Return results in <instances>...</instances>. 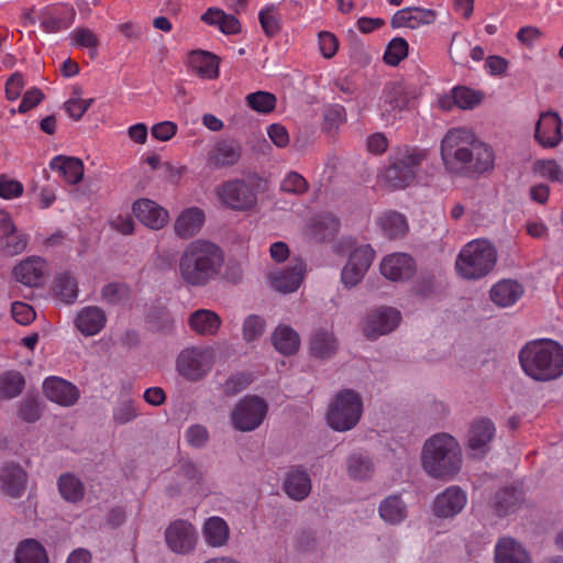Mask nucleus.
I'll return each instance as SVG.
<instances>
[{"label": "nucleus", "mask_w": 563, "mask_h": 563, "mask_svg": "<svg viewBox=\"0 0 563 563\" xmlns=\"http://www.w3.org/2000/svg\"><path fill=\"white\" fill-rule=\"evenodd\" d=\"M441 161L452 176L479 177L495 168L493 147L467 128H452L440 143Z\"/></svg>", "instance_id": "nucleus-1"}, {"label": "nucleus", "mask_w": 563, "mask_h": 563, "mask_svg": "<svg viewBox=\"0 0 563 563\" xmlns=\"http://www.w3.org/2000/svg\"><path fill=\"white\" fill-rule=\"evenodd\" d=\"M378 510L382 519L391 525L401 522L407 516L406 505L396 495L385 498L380 503Z\"/></svg>", "instance_id": "nucleus-42"}, {"label": "nucleus", "mask_w": 563, "mask_h": 563, "mask_svg": "<svg viewBox=\"0 0 563 563\" xmlns=\"http://www.w3.org/2000/svg\"><path fill=\"white\" fill-rule=\"evenodd\" d=\"M401 320L395 308H378L369 312L364 321L363 332L368 339H376L395 330Z\"/></svg>", "instance_id": "nucleus-14"}, {"label": "nucleus", "mask_w": 563, "mask_h": 563, "mask_svg": "<svg viewBox=\"0 0 563 563\" xmlns=\"http://www.w3.org/2000/svg\"><path fill=\"white\" fill-rule=\"evenodd\" d=\"M209 25H218L224 34H238L241 31L240 21L231 14H225L217 8H209L201 16Z\"/></svg>", "instance_id": "nucleus-38"}, {"label": "nucleus", "mask_w": 563, "mask_h": 563, "mask_svg": "<svg viewBox=\"0 0 563 563\" xmlns=\"http://www.w3.org/2000/svg\"><path fill=\"white\" fill-rule=\"evenodd\" d=\"M408 42L402 37H394L384 53V62L390 66H397L408 56Z\"/></svg>", "instance_id": "nucleus-50"}, {"label": "nucleus", "mask_w": 563, "mask_h": 563, "mask_svg": "<svg viewBox=\"0 0 563 563\" xmlns=\"http://www.w3.org/2000/svg\"><path fill=\"white\" fill-rule=\"evenodd\" d=\"M216 352L211 346H188L179 352L175 366L177 373L187 380L198 382L212 369Z\"/></svg>", "instance_id": "nucleus-9"}, {"label": "nucleus", "mask_w": 563, "mask_h": 563, "mask_svg": "<svg viewBox=\"0 0 563 563\" xmlns=\"http://www.w3.org/2000/svg\"><path fill=\"white\" fill-rule=\"evenodd\" d=\"M428 150L417 146L399 147L386 168L384 178L394 189H404L417 178L418 172L428 158Z\"/></svg>", "instance_id": "nucleus-6"}, {"label": "nucleus", "mask_w": 563, "mask_h": 563, "mask_svg": "<svg viewBox=\"0 0 563 563\" xmlns=\"http://www.w3.org/2000/svg\"><path fill=\"white\" fill-rule=\"evenodd\" d=\"M495 435V426L488 419L475 421L468 433V446L473 451L485 452L486 446Z\"/></svg>", "instance_id": "nucleus-35"}, {"label": "nucleus", "mask_w": 563, "mask_h": 563, "mask_svg": "<svg viewBox=\"0 0 563 563\" xmlns=\"http://www.w3.org/2000/svg\"><path fill=\"white\" fill-rule=\"evenodd\" d=\"M308 188V181L296 172L288 173L280 184L283 191L294 195H302Z\"/></svg>", "instance_id": "nucleus-54"}, {"label": "nucleus", "mask_w": 563, "mask_h": 563, "mask_svg": "<svg viewBox=\"0 0 563 563\" xmlns=\"http://www.w3.org/2000/svg\"><path fill=\"white\" fill-rule=\"evenodd\" d=\"M49 168L58 174L69 185H76L82 180L84 163L73 156L57 155L49 162Z\"/></svg>", "instance_id": "nucleus-25"}, {"label": "nucleus", "mask_w": 563, "mask_h": 563, "mask_svg": "<svg viewBox=\"0 0 563 563\" xmlns=\"http://www.w3.org/2000/svg\"><path fill=\"white\" fill-rule=\"evenodd\" d=\"M205 223V212L198 207L184 209L175 219L174 231L181 239L196 235Z\"/></svg>", "instance_id": "nucleus-24"}, {"label": "nucleus", "mask_w": 563, "mask_h": 563, "mask_svg": "<svg viewBox=\"0 0 563 563\" xmlns=\"http://www.w3.org/2000/svg\"><path fill=\"white\" fill-rule=\"evenodd\" d=\"M258 20L264 33L273 37L280 31V16L275 5H266L258 13Z\"/></svg>", "instance_id": "nucleus-49"}, {"label": "nucleus", "mask_w": 563, "mask_h": 563, "mask_svg": "<svg viewBox=\"0 0 563 563\" xmlns=\"http://www.w3.org/2000/svg\"><path fill=\"white\" fill-rule=\"evenodd\" d=\"M406 106L407 96L402 87L397 84L387 85L380 102L382 115L386 122H393Z\"/></svg>", "instance_id": "nucleus-27"}, {"label": "nucleus", "mask_w": 563, "mask_h": 563, "mask_svg": "<svg viewBox=\"0 0 563 563\" xmlns=\"http://www.w3.org/2000/svg\"><path fill=\"white\" fill-rule=\"evenodd\" d=\"M266 322L264 318L257 314H251L245 318L242 324L243 340L247 343L257 341L264 334Z\"/></svg>", "instance_id": "nucleus-51"}, {"label": "nucleus", "mask_w": 563, "mask_h": 563, "mask_svg": "<svg viewBox=\"0 0 563 563\" xmlns=\"http://www.w3.org/2000/svg\"><path fill=\"white\" fill-rule=\"evenodd\" d=\"M363 404L360 395L351 389L340 391L327 415L329 426L340 432L353 429L360 421Z\"/></svg>", "instance_id": "nucleus-8"}, {"label": "nucleus", "mask_w": 563, "mask_h": 563, "mask_svg": "<svg viewBox=\"0 0 563 563\" xmlns=\"http://www.w3.org/2000/svg\"><path fill=\"white\" fill-rule=\"evenodd\" d=\"M347 475L355 481H365L374 474L372 459L363 452H354L346 460Z\"/></svg>", "instance_id": "nucleus-36"}, {"label": "nucleus", "mask_w": 563, "mask_h": 563, "mask_svg": "<svg viewBox=\"0 0 563 563\" xmlns=\"http://www.w3.org/2000/svg\"><path fill=\"white\" fill-rule=\"evenodd\" d=\"M23 185L19 180L4 175L0 176V197L7 200L20 197L23 194Z\"/></svg>", "instance_id": "nucleus-56"}, {"label": "nucleus", "mask_w": 563, "mask_h": 563, "mask_svg": "<svg viewBox=\"0 0 563 563\" xmlns=\"http://www.w3.org/2000/svg\"><path fill=\"white\" fill-rule=\"evenodd\" d=\"M252 382V376L250 374L240 373L231 376L224 383L223 390L228 396H233L243 389H245Z\"/></svg>", "instance_id": "nucleus-57"}, {"label": "nucleus", "mask_w": 563, "mask_h": 563, "mask_svg": "<svg viewBox=\"0 0 563 563\" xmlns=\"http://www.w3.org/2000/svg\"><path fill=\"white\" fill-rule=\"evenodd\" d=\"M178 131V126L173 121H163L156 123L151 129L152 136L159 142L172 140Z\"/></svg>", "instance_id": "nucleus-61"}, {"label": "nucleus", "mask_w": 563, "mask_h": 563, "mask_svg": "<svg viewBox=\"0 0 563 563\" xmlns=\"http://www.w3.org/2000/svg\"><path fill=\"white\" fill-rule=\"evenodd\" d=\"M57 486L60 496L69 503H78L85 496L84 483L74 474L65 473L59 476Z\"/></svg>", "instance_id": "nucleus-40"}, {"label": "nucleus", "mask_w": 563, "mask_h": 563, "mask_svg": "<svg viewBox=\"0 0 563 563\" xmlns=\"http://www.w3.org/2000/svg\"><path fill=\"white\" fill-rule=\"evenodd\" d=\"M379 223L385 234L390 239L401 238L408 231L405 216L395 211L384 213L380 217Z\"/></svg>", "instance_id": "nucleus-46"}, {"label": "nucleus", "mask_w": 563, "mask_h": 563, "mask_svg": "<svg viewBox=\"0 0 563 563\" xmlns=\"http://www.w3.org/2000/svg\"><path fill=\"white\" fill-rule=\"evenodd\" d=\"M43 389L51 401L64 407L75 405L79 398L78 388L57 376L47 377L43 383Z\"/></svg>", "instance_id": "nucleus-18"}, {"label": "nucleus", "mask_w": 563, "mask_h": 563, "mask_svg": "<svg viewBox=\"0 0 563 563\" xmlns=\"http://www.w3.org/2000/svg\"><path fill=\"white\" fill-rule=\"evenodd\" d=\"M533 170L543 178L563 184V168L554 159L537 161Z\"/></svg>", "instance_id": "nucleus-52"}, {"label": "nucleus", "mask_w": 563, "mask_h": 563, "mask_svg": "<svg viewBox=\"0 0 563 563\" xmlns=\"http://www.w3.org/2000/svg\"><path fill=\"white\" fill-rule=\"evenodd\" d=\"M375 256L369 245L354 247L341 272V282L346 288L355 287L365 276Z\"/></svg>", "instance_id": "nucleus-11"}, {"label": "nucleus", "mask_w": 563, "mask_h": 563, "mask_svg": "<svg viewBox=\"0 0 563 563\" xmlns=\"http://www.w3.org/2000/svg\"><path fill=\"white\" fill-rule=\"evenodd\" d=\"M132 212L143 225L151 230H161L169 221L168 211L148 198L135 200L132 205Z\"/></svg>", "instance_id": "nucleus-15"}, {"label": "nucleus", "mask_w": 563, "mask_h": 563, "mask_svg": "<svg viewBox=\"0 0 563 563\" xmlns=\"http://www.w3.org/2000/svg\"><path fill=\"white\" fill-rule=\"evenodd\" d=\"M74 8L62 5L45 10L41 16L42 27L49 33H55L69 27L75 21Z\"/></svg>", "instance_id": "nucleus-29"}, {"label": "nucleus", "mask_w": 563, "mask_h": 563, "mask_svg": "<svg viewBox=\"0 0 563 563\" xmlns=\"http://www.w3.org/2000/svg\"><path fill=\"white\" fill-rule=\"evenodd\" d=\"M466 494L457 486L446 488L434 500V512L438 517L449 518L457 515L466 505Z\"/></svg>", "instance_id": "nucleus-22"}, {"label": "nucleus", "mask_w": 563, "mask_h": 563, "mask_svg": "<svg viewBox=\"0 0 563 563\" xmlns=\"http://www.w3.org/2000/svg\"><path fill=\"white\" fill-rule=\"evenodd\" d=\"M11 313L13 319L23 325L30 324L35 319L34 309L30 305L20 301L12 303Z\"/></svg>", "instance_id": "nucleus-63"}, {"label": "nucleus", "mask_w": 563, "mask_h": 563, "mask_svg": "<svg viewBox=\"0 0 563 563\" xmlns=\"http://www.w3.org/2000/svg\"><path fill=\"white\" fill-rule=\"evenodd\" d=\"M53 289L65 303H74L78 297L77 280L68 272H63L55 277Z\"/></svg>", "instance_id": "nucleus-44"}, {"label": "nucleus", "mask_w": 563, "mask_h": 563, "mask_svg": "<svg viewBox=\"0 0 563 563\" xmlns=\"http://www.w3.org/2000/svg\"><path fill=\"white\" fill-rule=\"evenodd\" d=\"M437 14L431 9L420 7H407L398 10L391 18L390 25L394 29H418L435 21Z\"/></svg>", "instance_id": "nucleus-20"}, {"label": "nucleus", "mask_w": 563, "mask_h": 563, "mask_svg": "<svg viewBox=\"0 0 563 563\" xmlns=\"http://www.w3.org/2000/svg\"><path fill=\"white\" fill-rule=\"evenodd\" d=\"M246 104L258 113H269L276 107L275 95L267 91H256L249 93L245 98Z\"/></svg>", "instance_id": "nucleus-48"}, {"label": "nucleus", "mask_w": 563, "mask_h": 563, "mask_svg": "<svg viewBox=\"0 0 563 563\" xmlns=\"http://www.w3.org/2000/svg\"><path fill=\"white\" fill-rule=\"evenodd\" d=\"M42 407L35 399H24L19 409V417L26 422H34L41 418Z\"/></svg>", "instance_id": "nucleus-59"}, {"label": "nucleus", "mask_w": 563, "mask_h": 563, "mask_svg": "<svg viewBox=\"0 0 563 563\" xmlns=\"http://www.w3.org/2000/svg\"><path fill=\"white\" fill-rule=\"evenodd\" d=\"M243 150L234 139H220L207 153L206 164L211 169L230 168L239 164Z\"/></svg>", "instance_id": "nucleus-13"}, {"label": "nucleus", "mask_w": 563, "mask_h": 563, "mask_svg": "<svg viewBox=\"0 0 563 563\" xmlns=\"http://www.w3.org/2000/svg\"><path fill=\"white\" fill-rule=\"evenodd\" d=\"M339 220L332 214H323L314 218L310 224V233L317 241H328L339 231Z\"/></svg>", "instance_id": "nucleus-41"}, {"label": "nucleus", "mask_w": 563, "mask_h": 563, "mask_svg": "<svg viewBox=\"0 0 563 563\" xmlns=\"http://www.w3.org/2000/svg\"><path fill=\"white\" fill-rule=\"evenodd\" d=\"M521 501V492L515 488H505L496 494L493 501V508L498 516H506L515 511Z\"/></svg>", "instance_id": "nucleus-43"}, {"label": "nucleus", "mask_w": 563, "mask_h": 563, "mask_svg": "<svg viewBox=\"0 0 563 563\" xmlns=\"http://www.w3.org/2000/svg\"><path fill=\"white\" fill-rule=\"evenodd\" d=\"M74 45L96 49L99 41L97 35L89 29L78 27L71 33Z\"/></svg>", "instance_id": "nucleus-58"}, {"label": "nucleus", "mask_w": 563, "mask_h": 563, "mask_svg": "<svg viewBox=\"0 0 563 563\" xmlns=\"http://www.w3.org/2000/svg\"><path fill=\"white\" fill-rule=\"evenodd\" d=\"M189 65L201 77L216 78L218 76L214 56L209 53L192 52L189 55Z\"/></svg>", "instance_id": "nucleus-45"}, {"label": "nucleus", "mask_w": 563, "mask_h": 563, "mask_svg": "<svg viewBox=\"0 0 563 563\" xmlns=\"http://www.w3.org/2000/svg\"><path fill=\"white\" fill-rule=\"evenodd\" d=\"M421 465L424 472L433 478H453L462 465L459 442L448 433L432 435L423 444Z\"/></svg>", "instance_id": "nucleus-4"}, {"label": "nucleus", "mask_w": 563, "mask_h": 563, "mask_svg": "<svg viewBox=\"0 0 563 563\" xmlns=\"http://www.w3.org/2000/svg\"><path fill=\"white\" fill-rule=\"evenodd\" d=\"M15 563H48L42 544L34 539L22 541L15 551Z\"/></svg>", "instance_id": "nucleus-39"}, {"label": "nucleus", "mask_w": 563, "mask_h": 563, "mask_svg": "<svg viewBox=\"0 0 563 563\" xmlns=\"http://www.w3.org/2000/svg\"><path fill=\"white\" fill-rule=\"evenodd\" d=\"M453 100L460 109H472L481 103V93L466 88L459 87L453 89Z\"/></svg>", "instance_id": "nucleus-53"}, {"label": "nucleus", "mask_w": 563, "mask_h": 563, "mask_svg": "<svg viewBox=\"0 0 563 563\" xmlns=\"http://www.w3.org/2000/svg\"><path fill=\"white\" fill-rule=\"evenodd\" d=\"M495 563H532L526 548L512 538H501L495 545Z\"/></svg>", "instance_id": "nucleus-26"}, {"label": "nucleus", "mask_w": 563, "mask_h": 563, "mask_svg": "<svg viewBox=\"0 0 563 563\" xmlns=\"http://www.w3.org/2000/svg\"><path fill=\"white\" fill-rule=\"evenodd\" d=\"M26 479V473L16 464L7 465L0 475L3 492L12 498H19L24 493Z\"/></svg>", "instance_id": "nucleus-31"}, {"label": "nucleus", "mask_w": 563, "mask_h": 563, "mask_svg": "<svg viewBox=\"0 0 563 563\" xmlns=\"http://www.w3.org/2000/svg\"><path fill=\"white\" fill-rule=\"evenodd\" d=\"M346 120L344 107L335 104L324 111V128L328 131L336 130Z\"/></svg>", "instance_id": "nucleus-55"}, {"label": "nucleus", "mask_w": 563, "mask_h": 563, "mask_svg": "<svg viewBox=\"0 0 563 563\" xmlns=\"http://www.w3.org/2000/svg\"><path fill=\"white\" fill-rule=\"evenodd\" d=\"M306 264L296 260L285 269L271 272L267 276L269 285L279 292L288 294L297 290L303 280Z\"/></svg>", "instance_id": "nucleus-16"}, {"label": "nucleus", "mask_w": 563, "mask_h": 563, "mask_svg": "<svg viewBox=\"0 0 563 563\" xmlns=\"http://www.w3.org/2000/svg\"><path fill=\"white\" fill-rule=\"evenodd\" d=\"M562 121L556 112H543L536 125V139L544 147H555L563 139Z\"/></svg>", "instance_id": "nucleus-19"}, {"label": "nucleus", "mask_w": 563, "mask_h": 563, "mask_svg": "<svg viewBox=\"0 0 563 563\" xmlns=\"http://www.w3.org/2000/svg\"><path fill=\"white\" fill-rule=\"evenodd\" d=\"M497 257V250L489 241L476 239L462 247L455 261V268L462 278L477 280L494 269Z\"/></svg>", "instance_id": "nucleus-5"}, {"label": "nucleus", "mask_w": 563, "mask_h": 563, "mask_svg": "<svg viewBox=\"0 0 563 563\" xmlns=\"http://www.w3.org/2000/svg\"><path fill=\"white\" fill-rule=\"evenodd\" d=\"M319 47L323 57L331 58L335 55L339 42L334 34L322 31L318 34Z\"/></svg>", "instance_id": "nucleus-64"}, {"label": "nucleus", "mask_w": 563, "mask_h": 563, "mask_svg": "<svg viewBox=\"0 0 563 563\" xmlns=\"http://www.w3.org/2000/svg\"><path fill=\"white\" fill-rule=\"evenodd\" d=\"M224 254L220 246L208 240H195L181 252L177 274L189 287H205L221 273Z\"/></svg>", "instance_id": "nucleus-2"}, {"label": "nucleus", "mask_w": 563, "mask_h": 563, "mask_svg": "<svg viewBox=\"0 0 563 563\" xmlns=\"http://www.w3.org/2000/svg\"><path fill=\"white\" fill-rule=\"evenodd\" d=\"M214 194L225 209L246 212L257 206V191L253 183L243 178L222 181L214 188Z\"/></svg>", "instance_id": "nucleus-7"}, {"label": "nucleus", "mask_w": 563, "mask_h": 563, "mask_svg": "<svg viewBox=\"0 0 563 563\" xmlns=\"http://www.w3.org/2000/svg\"><path fill=\"white\" fill-rule=\"evenodd\" d=\"M267 412L268 404L265 399L255 395H249L234 406L230 413V419L235 430L251 432L263 423Z\"/></svg>", "instance_id": "nucleus-10"}, {"label": "nucleus", "mask_w": 563, "mask_h": 563, "mask_svg": "<svg viewBox=\"0 0 563 563\" xmlns=\"http://www.w3.org/2000/svg\"><path fill=\"white\" fill-rule=\"evenodd\" d=\"M284 490L291 499L303 500L311 492L310 477L302 470H291L285 478Z\"/></svg>", "instance_id": "nucleus-32"}, {"label": "nucleus", "mask_w": 563, "mask_h": 563, "mask_svg": "<svg viewBox=\"0 0 563 563\" xmlns=\"http://www.w3.org/2000/svg\"><path fill=\"white\" fill-rule=\"evenodd\" d=\"M165 541L172 552L186 555L196 549L198 533L190 522L178 519L166 528Z\"/></svg>", "instance_id": "nucleus-12"}, {"label": "nucleus", "mask_w": 563, "mask_h": 563, "mask_svg": "<svg viewBox=\"0 0 563 563\" xmlns=\"http://www.w3.org/2000/svg\"><path fill=\"white\" fill-rule=\"evenodd\" d=\"M202 534L208 545L220 548L228 543L230 529L222 518L210 517L203 525Z\"/></svg>", "instance_id": "nucleus-34"}, {"label": "nucleus", "mask_w": 563, "mask_h": 563, "mask_svg": "<svg viewBox=\"0 0 563 563\" xmlns=\"http://www.w3.org/2000/svg\"><path fill=\"white\" fill-rule=\"evenodd\" d=\"M220 316L209 309H198L190 313L188 325L192 332L203 336L216 335L221 327Z\"/></svg>", "instance_id": "nucleus-30"}, {"label": "nucleus", "mask_w": 563, "mask_h": 563, "mask_svg": "<svg viewBox=\"0 0 563 563\" xmlns=\"http://www.w3.org/2000/svg\"><path fill=\"white\" fill-rule=\"evenodd\" d=\"M93 99L70 98L64 103L65 111L74 120H79L89 109Z\"/></svg>", "instance_id": "nucleus-60"}, {"label": "nucleus", "mask_w": 563, "mask_h": 563, "mask_svg": "<svg viewBox=\"0 0 563 563\" xmlns=\"http://www.w3.org/2000/svg\"><path fill=\"white\" fill-rule=\"evenodd\" d=\"M107 317L104 311L95 306L82 308L75 319V325L85 336H92L99 333L106 325Z\"/></svg>", "instance_id": "nucleus-28"}, {"label": "nucleus", "mask_w": 563, "mask_h": 563, "mask_svg": "<svg viewBox=\"0 0 563 563\" xmlns=\"http://www.w3.org/2000/svg\"><path fill=\"white\" fill-rule=\"evenodd\" d=\"M309 346L314 357L329 358L336 352L338 343L332 332L318 330L311 335Z\"/></svg>", "instance_id": "nucleus-37"}, {"label": "nucleus", "mask_w": 563, "mask_h": 563, "mask_svg": "<svg viewBox=\"0 0 563 563\" xmlns=\"http://www.w3.org/2000/svg\"><path fill=\"white\" fill-rule=\"evenodd\" d=\"M525 294V287L512 279H501L493 285L489 290L490 300L499 308H508L516 305Z\"/></svg>", "instance_id": "nucleus-23"}, {"label": "nucleus", "mask_w": 563, "mask_h": 563, "mask_svg": "<svg viewBox=\"0 0 563 563\" xmlns=\"http://www.w3.org/2000/svg\"><path fill=\"white\" fill-rule=\"evenodd\" d=\"M24 385V377L21 373L14 371L3 373L0 376V398L11 399L19 396Z\"/></svg>", "instance_id": "nucleus-47"}, {"label": "nucleus", "mask_w": 563, "mask_h": 563, "mask_svg": "<svg viewBox=\"0 0 563 563\" xmlns=\"http://www.w3.org/2000/svg\"><path fill=\"white\" fill-rule=\"evenodd\" d=\"M470 51V43L465 37L454 36L450 46V56L456 64H464Z\"/></svg>", "instance_id": "nucleus-62"}, {"label": "nucleus", "mask_w": 563, "mask_h": 563, "mask_svg": "<svg viewBox=\"0 0 563 563\" xmlns=\"http://www.w3.org/2000/svg\"><path fill=\"white\" fill-rule=\"evenodd\" d=\"M379 268L382 275L393 282L408 279L416 271L412 257L406 253H394L385 256Z\"/></svg>", "instance_id": "nucleus-17"}, {"label": "nucleus", "mask_w": 563, "mask_h": 563, "mask_svg": "<svg viewBox=\"0 0 563 563\" xmlns=\"http://www.w3.org/2000/svg\"><path fill=\"white\" fill-rule=\"evenodd\" d=\"M46 272L45 260L38 256H30L13 268V276L19 283L27 287H37L42 284Z\"/></svg>", "instance_id": "nucleus-21"}, {"label": "nucleus", "mask_w": 563, "mask_h": 563, "mask_svg": "<svg viewBox=\"0 0 563 563\" xmlns=\"http://www.w3.org/2000/svg\"><path fill=\"white\" fill-rule=\"evenodd\" d=\"M275 349L283 355L295 354L300 346L299 334L289 325L279 324L272 334Z\"/></svg>", "instance_id": "nucleus-33"}, {"label": "nucleus", "mask_w": 563, "mask_h": 563, "mask_svg": "<svg viewBox=\"0 0 563 563\" xmlns=\"http://www.w3.org/2000/svg\"><path fill=\"white\" fill-rule=\"evenodd\" d=\"M527 376L537 382H551L563 375V346L552 340L527 343L519 352Z\"/></svg>", "instance_id": "nucleus-3"}]
</instances>
